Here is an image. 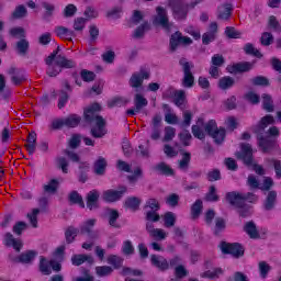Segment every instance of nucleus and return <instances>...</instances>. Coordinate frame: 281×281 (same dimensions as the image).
<instances>
[{
	"label": "nucleus",
	"mask_w": 281,
	"mask_h": 281,
	"mask_svg": "<svg viewBox=\"0 0 281 281\" xmlns=\"http://www.w3.org/2000/svg\"><path fill=\"white\" fill-rule=\"evenodd\" d=\"M276 203H278V192L276 190L269 191L263 201V210L271 212L276 209Z\"/></svg>",
	"instance_id": "nucleus-20"
},
{
	"label": "nucleus",
	"mask_w": 281,
	"mask_h": 281,
	"mask_svg": "<svg viewBox=\"0 0 281 281\" xmlns=\"http://www.w3.org/2000/svg\"><path fill=\"white\" fill-rule=\"evenodd\" d=\"M150 126V139H153V142H158V139H161V115L156 114L151 120Z\"/></svg>",
	"instance_id": "nucleus-14"
},
{
	"label": "nucleus",
	"mask_w": 281,
	"mask_h": 281,
	"mask_svg": "<svg viewBox=\"0 0 281 281\" xmlns=\"http://www.w3.org/2000/svg\"><path fill=\"white\" fill-rule=\"evenodd\" d=\"M203 212V201L196 200L191 206V218L196 221L201 213Z\"/></svg>",
	"instance_id": "nucleus-39"
},
{
	"label": "nucleus",
	"mask_w": 281,
	"mask_h": 281,
	"mask_svg": "<svg viewBox=\"0 0 281 281\" xmlns=\"http://www.w3.org/2000/svg\"><path fill=\"white\" fill-rule=\"evenodd\" d=\"M149 30L150 23H148V21H145L134 30L132 37L136 41H139L144 38V36H146V32H149Z\"/></svg>",
	"instance_id": "nucleus-22"
},
{
	"label": "nucleus",
	"mask_w": 281,
	"mask_h": 281,
	"mask_svg": "<svg viewBox=\"0 0 281 281\" xmlns=\"http://www.w3.org/2000/svg\"><path fill=\"white\" fill-rule=\"evenodd\" d=\"M256 61H241L234 64L231 68L229 74H245L247 71H251Z\"/></svg>",
	"instance_id": "nucleus-19"
},
{
	"label": "nucleus",
	"mask_w": 281,
	"mask_h": 281,
	"mask_svg": "<svg viewBox=\"0 0 281 281\" xmlns=\"http://www.w3.org/2000/svg\"><path fill=\"white\" fill-rule=\"evenodd\" d=\"M68 200L70 205H79V207H85V200L82 199V195L78 193V191L70 192Z\"/></svg>",
	"instance_id": "nucleus-37"
},
{
	"label": "nucleus",
	"mask_w": 281,
	"mask_h": 281,
	"mask_svg": "<svg viewBox=\"0 0 281 281\" xmlns=\"http://www.w3.org/2000/svg\"><path fill=\"white\" fill-rule=\"evenodd\" d=\"M78 234H80V229L74 226H68L65 232V238H66L67 245H71V243L76 240V236H78Z\"/></svg>",
	"instance_id": "nucleus-38"
},
{
	"label": "nucleus",
	"mask_w": 281,
	"mask_h": 281,
	"mask_svg": "<svg viewBox=\"0 0 281 281\" xmlns=\"http://www.w3.org/2000/svg\"><path fill=\"white\" fill-rule=\"evenodd\" d=\"M244 52L248 56H255L256 58H262V53H260V50H258V48H255L254 44H251V43H248L245 45Z\"/></svg>",
	"instance_id": "nucleus-50"
},
{
	"label": "nucleus",
	"mask_w": 281,
	"mask_h": 281,
	"mask_svg": "<svg viewBox=\"0 0 281 281\" xmlns=\"http://www.w3.org/2000/svg\"><path fill=\"white\" fill-rule=\"evenodd\" d=\"M4 245L5 247H13L15 251H21V247H23V243L20 239L14 238L12 233H7L4 235Z\"/></svg>",
	"instance_id": "nucleus-21"
},
{
	"label": "nucleus",
	"mask_w": 281,
	"mask_h": 281,
	"mask_svg": "<svg viewBox=\"0 0 281 281\" xmlns=\"http://www.w3.org/2000/svg\"><path fill=\"white\" fill-rule=\"evenodd\" d=\"M40 271L43 276H52V265L45 257L40 258Z\"/></svg>",
	"instance_id": "nucleus-42"
},
{
	"label": "nucleus",
	"mask_w": 281,
	"mask_h": 281,
	"mask_svg": "<svg viewBox=\"0 0 281 281\" xmlns=\"http://www.w3.org/2000/svg\"><path fill=\"white\" fill-rule=\"evenodd\" d=\"M262 98V109L267 111V113H273L276 111V105H273V99L271 94L263 93Z\"/></svg>",
	"instance_id": "nucleus-33"
},
{
	"label": "nucleus",
	"mask_w": 281,
	"mask_h": 281,
	"mask_svg": "<svg viewBox=\"0 0 281 281\" xmlns=\"http://www.w3.org/2000/svg\"><path fill=\"white\" fill-rule=\"evenodd\" d=\"M97 271V276H99V278H104L106 276H111V273H113V268H111V266H99L95 268Z\"/></svg>",
	"instance_id": "nucleus-55"
},
{
	"label": "nucleus",
	"mask_w": 281,
	"mask_h": 281,
	"mask_svg": "<svg viewBox=\"0 0 281 281\" xmlns=\"http://www.w3.org/2000/svg\"><path fill=\"white\" fill-rule=\"evenodd\" d=\"M36 256H38V252L35 250H27L19 256L18 262H21L22 265H32Z\"/></svg>",
	"instance_id": "nucleus-25"
},
{
	"label": "nucleus",
	"mask_w": 281,
	"mask_h": 281,
	"mask_svg": "<svg viewBox=\"0 0 281 281\" xmlns=\"http://www.w3.org/2000/svg\"><path fill=\"white\" fill-rule=\"evenodd\" d=\"M124 205L127 210H132V212H137V210H139V205H142V199L137 196H130L125 200Z\"/></svg>",
	"instance_id": "nucleus-32"
},
{
	"label": "nucleus",
	"mask_w": 281,
	"mask_h": 281,
	"mask_svg": "<svg viewBox=\"0 0 281 281\" xmlns=\"http://www.w3.org/2000/svg\"><path fill=\"white\" fill-rule=\"evenodd\" d=\"M58 190V180L52 179L48 184L44 186V192L48 194H56Z\"/></svg>",
	"instance_id": "nucleus-56"
},
{
	"label": "nucleus",
	"mask_w": 281,
	"mask_h": 281,
	"mask_svg": "<svg viewBox=\"0 0 281 281\" xmlns=\"http://www.w3.org/2000/svg\"><path fill=\"white\" fill-rule=\"evenodd\" d=\"M102 108L98 103H93L83 111V120L87 124H95L97 127L90 130V135L95 139H100L106 135V121L98 115Z\"/></svg>",
	"instance_id": "nucleus-2"
},
{
	"label": "nucleus",
	"mask_w": 281,
	"mask_h": 281,
	"mask_svg": "<svg viewBox=\"0 0 281 281\" xmlns=\"http://www.w3.org/2000/svg\"><path fill=\"white\" fill-rule=\"evenodd\" d=\"M42 8H44L45 12L43 14V20L44 21H49V19H52L54 16V12H56V5L47 2V1H43L42 2Z\"/></svg>",
	"instance_id": "nucleus-36"
},
{
	"label": "nucleus",
	"mask_w": 281,
	"mask_h": 281,
	"mask_svg": "<svg viewBox=\"0 0 281 281\" xmlns=\"http://www.w3.org/2000/svg\"><path fill=\"white\" fill-rule=\"evenodd\" d=\"M122 262H124V259L116 255H111L108 257V263L112 265L114 269H120V267H122Z\"/></svg>",
	"instance_id": "nucleus-57"
},
{
	"label": "nucleus",
	"mask_w": 281,
	"mask_h": 281,
	"mask_svg": "<svg viewBox=\"0 0 281 281\" xmlns=\"http://www.w3.org/2000/svg\"><path fill=\"white\" fill-rule=\"evenodd\" d=\"M250 82L254 87H269V79L263 76L254 77Z\"/></svg>",
	"instance_id": "nucleus-53"
},
{
	"label": "nucleus",
	"mask_w": 281,
	"mask_h": 281,
	"mask_svg": "<svg viewBox=\"0 0 281 281\" xmlns=\"http://www.w3.org/2000/svg\"><path fill=\"white\" fill-rule=\"evenodd\" d=\"M15 52L20 56H27V52H30V42L23 37L15 43Z\"/></svg>",
	"instance_id": "nucleus-27"
},
{
	"label": "nucleus",
	"mask_w": 281,
	"mask_h": 281,
	"mask_svg": "<svg viewBox=\"0 0 281 281\" xmlns=\"http://www.w3.org/2000/svg\"><path fill=\"white\" fill-rule=\"evenodd\" d=\"M235 85H236V79H234V77H231V76L222 77L218 80V87L222 91H227V89H232V87H234Z\"/></svg>",
	"instance_id": "nucleus-31"
},
{
	"label": "nucleus",
	"mask_w": 281,
	"mask_h": 281,
	"mask_svg": "<svg viewBox=\"0 0 281 281\" xmlns=\"http://www.w3.org/2000/svg\"><path fill=\"white\" fill-rule=\"evenodd\" d=\"M148 78H150V72L140 69V71L134 72L130 78V87L139 89L144 85V80H148Z\"/></svg>",
	"instance_id": "nucleus-12"
},
{
	"label": "nucleus",
	"mask_w": 281,
	"mask_h": 281,
	"mask_svg": "<svg viewBox=\"0 0 281 281\" xmlns=\"http://www.w3.org/2000/svg\"><path fill=\"white\" fill-rule=\"evenodd\" d=\"M58 52H60V46H58L56 50L50 53L55 54V65L57 67H60L61 69H74V67H76V61H74V59H68L64 55H58Z\"/></svg>",
	"instance_id": "nucleus-13"
},
{
	"label": "nucleus",
	"mask_w": 281,
	"mask_h": 281,
	"mask_svg": "<svg viewBox=\"0 0 281 281\" xmlns=\"http://www.w3.org/2000/svg\"><path fill=\"white\" fill-rule=\"evenodd\" d=\"M94 173L98 176L104 175L106 172V159L100 156L93 164Z\"/></svg>",
	"instance_id": "nucleus-34"
},
{
	"label": "nucleus",
	"mask_w": 281,
	"mask_h": 281,
	"mask_svg": "<svg viewBox=\"0 0 281 281\" xmlns=\"http://www.w3.org/2000/svg\"><path fill=\"white\" fill-rule=\"evenodd\" d=\"M54 60H56V54H50L45 59V64L47 65L46 74L49 76V78H56L63 71V68L60 66H55Z\"/></svg>",
	"instance_id": "nucleus-16"
},
{
	"label": "nucleus",
	"mask_w": 281,
	"mask_h": 281,
	"mask_svg": "<svg viewBox=\"0 0 281 281\" xmlns=\"http://www.w3.org/2000/svg\"><path fill=\"white\" fill-rule=\"evenodd\" d=\"M127 190L126 187H119L117 191L113 189L106 190L103 192L102 199L105 203H115V201H120L126 194Z\"/></svg>",
	"instance_id": "nucleus-11"
},
{
	"label": "nucleus",
	"mask_w": 281,
	"mask_h": 281,
	"mask_svg": "<svg viewBox=\"0 0 281 281\" xmlns=\"http://www.w3.org/2000/svg\"><path fill=\"white\" fill-rule=\"evenodd\" d=\"M244 232H246L250 238H260V234L258 233V228L254 222H247L244 227Z\"/></svg>",
	"instance_id": "nucleus-40"
},
{
	"label": "nucleus",
	"mask_w": 281,
	"mask_h": 281,
	"mask_svg": "<svg viewBox=\"0 0 281 281\" xmlns=\"http://www.w3.org/2000/svg\"><path fill=\"white\" fill-rule=\"evenodd\" d=\"M226 227L225 218L216 217L215 218V227H214V236H221V232H223Z\"/></svg>",
	"instance_id": "nucleus-54"
},
{
	"label": "nucleus",
	"mask_w": 281,
	"mask_h": 281,
	"mask_svg": "<svg viewBox=\"0 0 281 281\" xmlns=\"http://www.w3.org/2000/svg\"><path fill=\"white\" fill-rule=\"evenodd\" d=\"M226 201L237 210V213L241 218H247L248 216H251V206H249L246 201H248V203H258V195L251 192L243 194L240 192L233 191L226 193Z\"/></svg>",
	"instance_id": "nucleus-1"
},
{
	"label": "nucleus",
	"mask_w": 281,
	"mask_h": 281,
	"mask_svg": "<svg viewBox=\"0 0 281 281\" xmlns=\"http://www.w3.org/2000/svg\"><path fill=\"white\" fill-rule=\"evenodd\" d=\"M240 147L241 151L235 154L237 159H240L245 166H252V170L256 175H259L260 177L265 176V168L258 164H254V149H251V145L243 143Z\"/></svg>",
	"instance_id": "nucleus-4"
},
{
	"label": "nucleus",
	"mask_w": 281,
	"mask_h": 281,
	"mask_svg": "<svg viewBox=\"0 0 281 281\" xmlns=\"http://www.w3.org/2000/svg\"><path fill=\"white\" fill-rule=\"evenodd\" d=\"M83 15L86 16L85 19H87V21H90V19H98L99 13L98 10H95V8L93 7H87Z\"/></svg>",
	"instance_id": "nucleus-64"
},
{
	"label": "nucleus",
	"mask_w": 281,
	"mask_h": 281,
	"mask_svg": "<svg viewBox=\"0 0 281 281\" xmlns=\"http://www.w3.org/2000/svg\"><path fill=\"white\" fill-rule=\"evenodd\" d=\"M206 179L207 181H210L211 183L214 181H221L222 177H221V170L218 169H213L211 171H209L206 173Z\"/></svg>",
	"instance_id": "nucleus-63"
},
{
	"label": "nucleus",
	"mask_w": 281,
	"mask_h": 281,
	"mask_svg": "<svg viewBox=\"0 0 281 281\" xmlns=\"http://www.w3.org/2000/svg\"><path fill=\"white\" fill-rule=\"evenodd\" d=\"M177 135V130L172 126H166L165 127V136L162 138V142L168 143L172 142Z\"/></svg>",
	"instance_id": "nucleus-52"
},
{
	"label": "nucleus",
	"mask_w": 281,
	"mask_h": 281,
	"mask_svg": "<svg viewBox=\"0 0 281 281\" xmlns=\"http://www.w3.org/2000/svg\"><path fill=\"white\" fill-rule=\"evenodd\" d=\"M169 8L172 10V15L176 21H186L188 19L189 5L181 2L169 1Z\"/></svg>",
	"instance_id": "nucleus-9"
},
{
	"label": "nucleus",
	"mask_w": 281,
	"mask_h": 281,
	"mask_svg": "<svg viewBox=\"0 0 281 281\" xmlns=\"http://www.w3.org/2000/svg\"><path fill=\"white\" fill-rule=\"evenodd\" d=\"M100 191L98 190H91L90 192L87 193L86 195V205L88 210L93 211L98 210L100 207Z\"/></svg>",
	"instance_id": "nucleus-15"
},
{
	"label": "nucleus",
	"mask_w": 281,
	"mask_h": 281,
	"mask_svg": "<svg viewBox=\"0 0 281 281\" xmlns=\"http://www.w3.org/2000/svg\"><path fill=\"white\" fill-rule=\"evenodd\" d=\"M201 278H209V280H216V278H220L223 276V269L222 268H215L214 270H207L200 274Z\"/></svg>",
	"instance_id": "nucleus-47"
},
{
	"label": "nucleus",
	"mask_w": 281,
	"mask_h": 281,
	"mask_svg": "<svg viewBox=\"0 0 281 281\" xmlns=\"http://www.w3.org/2000/svg\"><path fill=\"white\" fill-rule=\"evenodd\" d=\"M9 76H11V81L13 85L19 86L21 82H25V71L21 68L11 67L8 70Z\"/></svg>",
	"instance_id": "nucleus-18"
},
{
	"label": "nucleus",
	"mask_w": 281,
	"mask_h": 281,
	"mask_svg": "<svg viewBox=\"0 0 281 281\" xmlns=\"http://www.w3.org/2000/svg\"><path fill=\"white\" fill-rule=\"evenodd\" d=\"M25 229H27V223L16 222L15 225H13L12 232L13 234H16V236H21Z\"/></svg>",
	"instance_id": "nucleus-61"
},
{
	"label": "nucleus",
	"mask_w": 281,
	"mask_h": 281,
	"mask_svg": "<svg viewBox=\"0 0 281 281\" xmlns=\"http://www.w3.org/2000/svg\"><path fill=\"white\" fill-rule=\"evenodd\" d=\"M150 262L153 267H156V269H158L159 271H168V269H170V263L168 262V259L164 256L151 255Z\"/></svg>",
	"instance_id": "nucleus-17"
},
{
	"label": "nucleus",
	"mask_w": 281,
	"mask_h": 281,
	"mask_svg": "<svg viewBox=\"0 0 281 281\" xmlns=\"http://www.w3.org/2000/svg\"><path fill=\"white\" fill-rule=\"evenodd\" d=\"M85 262H88L89 265H93L94 260L93 257L90 255H74L71 257V263L74 267H80V265H85Z\"/></svg>",
	"instance_id": "nucleus-23"
},
{
	"label": "nucleus",
	"mask_w": 281,
	"mask_h": 281,
	"mask_svg": "<svg viewBox=\"0 0 281 281\" xmlns=\"http://www.w3.org/2000/svg\"><path fill=\"white\" fill-rule=\"evenodd\" d=\"M29 155L36 153V132H31L27 136L26 144L24 145Z\"/></svg>",
	"instance_id": "nucleus-30"
},
{
	"label": "nucleus",
	"mask_w": 281,
	"mask_h": 281,
	"mask_svg": "<svg viewBox=\"0 0 281 281\" xmlns=\"http://www.w3.org/2000/svg\"><path fill=\"white\" fill-rule=\"evenodd\" d=\"M80 76L83 82H93L95 80V72L87 69L81 70Z\"/></svg>",
	"instance_id": "nucleus-62"
},
{
	"label": "nucleus",
	"mask_w": 281,
	"mask_h": 281,
	"mask_svg": "<svg viewBox=\"0 0 281 281\" xmlns=\"http://www.w3.org/2000/svg\"><path fill=\"white\" fill-rule=\"evenodd\" d=\"M179 45H192V38L186 37L181 32L177 31L169 41L170 52H177Z\"/></svg>",
	"instance_id": "nucleus-10"
},
{
	"label": "nucleus",
	"mask_w": 281,
	"mask_h": 281,
	"mask_svg": "<svg viewBox=\"0 0 281 281\" xmlns=\"http://www.w3.org/2000/svg\"><path fill=\"white\" fill-rule=\"evenodd\" d=\"M180 153L182 155V159L178 161V168L184 172H188V168H190V161L192 159V154L184 150H180Z\"/></svg>",
	"instance_id": "nucleus-28"
},
{
	"label": "nucleus",
	"mask_w": 281,
	"mask_h": 281,
	"mask_svg": "<svg viewBox=\"0 0 281 281\" xmlns=\"http://www.w3.org/2000/svg\"><path fill=\"white\" fill-rule=\"evenodd\" d=\"M150 210V212H159V210H161V205L159 204V200L155 199V198H150L146 201L145 203V210L148 209Z\"/></svg>",
	"instance_id": "nucleus-51"
},
{
	"label": "nucleus",
	"mask_w": 281,
	"mask_h": 281,
	"mask_svg": "<svg viewBox=\"0 0 281 281\" xmlns=\"http://www.w3.org/2000/svg\"><path fill=\"white\" fill-rule=\"evenodd\" d=\"M9 34L13 36V38H25V29L21 26L13 27L9 31Z\"/></svg>",
	"instance_id": "nucleus-60"
},
{
	"label": "nucleus",
	"mask_w": 281,
	"mask_h": 281,
	"mask_svg": "<svg viewBox=\"0 0 281 281\" xmlns=\"http://www.w3.org/2000/svg\"><path fill=\"white\" fill-rule=\"evenodd\" d=\"M55 33L59 38H66V41H72V36H76V33L74 31H70L69 29L65 26H57L55 29Z\"/></svg>",
	"instance_id": "nucleus-35"
},
{
	"label": "nucleus",
	"mask_w": 281,
	"mask_h": 281,
	"mask_svg": "<svg viewBox=\"0 0 281 281\" xmlns=\"http://www.w3.org/2000/svg\"><path fill=\"white\" fill-rule=\"evenodd\" d=\"M131 102V100L124 97H114L112 100L108 101L109 109H113L115 106H126Z\"/></svg>",
	"instance_id": "nucleus-41"
},
{
	"label": "nucleus",
	"mask_w": 281,
	"mask_h": 281,
	"mask_svg": "<svg viewBox=\"0 0 281 281\" xmlns=\"http://www.w3.org/2000/svg\"><path fill=\"white\" fill-rule=\"evenodd\" d=\"M154 170L165 177H175V169L170 168L166 162H159L154 167Z\"/></svg>",
	"instance_id": "nucleus-26"
},
{
	"label": "nucleus",
	"mask_w": 281,
	"mask_h": 281,
	"mask_svg": "<svg viewBox=\"0 0 281 281\" xmlns=\"http://www.w3.org/2000/svg\"><path fill=\"white\" fill-rule=\"evenodd\" d=\"M95 218L87 220L83 225L80 226V234H91L93 227L95 226Z\"/></svg>",
	"instance_id": "nucleus-49"
},
{
	"label": "nucleus",
	"mask_w": 281,
	"mask_h": 281,
	"mask_svg": "<svg viewBox=\"0 0 281 281\" xmlns=\"http://www.w3.org/2000/svg\"><path fill=\"white\" fill-rule=\"evenodd\" d=\"M205 133L210 135V137L214 138L215 144H221L225 142V128L220 127L216 124V121L210 120L204 126Z\"/></svg>",
	"instance_id": "nucleus-7"
},
{
	"label": "nucleus",
	"mask_w": 281,
	"mask_h": 281,
	"mask_svg": "<svg viewBox=\"0 0 281 281\" xmlns=\"http://www.w3.org/2000/svg\"><path fill=\"white\" fill-rule=\"evenodd\" d=\"M173 103L176 106H179V109H183V104L186 102V91L183 90H178L173 93Z\"/></svg>",
	"instance_id": "nucleus-48"
},
{
	"label": "nucleus",
	"mask_w": 281,
	"mask_h": 281,
	"mask_svg": "<svg viewBox=\"0 0 281 281\" xmlns=\"http://www.w3.org/2000/svg\"><path fill=\"white\" fill-rule=\"evenodd\" d=\"M117 218H120V212L115 209H109L108 210V221H109V225L111 227H114L115 229H120V227H122L119 223H117Z\"/></svg>",
	"instance_id": "nucleus-29"
},
{
	"label": "nucleus",
	"mask_w": 281,
	"mask_h": 281,
	"mask_svg": "<svg viewBox=\"0 0 281 281\" xmlns=\"http://www.w3.org/2000/svg\"><path fill=\"white\" fill-rule=\"evenodd\" d=\"M87 25V19L85 18H77L74 20V31L75 32H82L85 30V26Z\"/></svg>",
	"instance_id": "nucleus-58"
},
{
	"label": "nucleus",
	"mask_w": 281,
	"mask_h": 281,
	"mask_svg": "<svg viewBox=\"0 0 281 281\" xmlns=\"http://www.w3.org/2000/svg\"><path fill=\"white\" fill-rule=\"evenodd\" d=\"M153 25L155 27H161L165 32H170L172 30V22L168 18V10L164 7L156 8V15L153 18Z\"/></svg>",
	"instance_id": "nucleus-6"
},
{
	"label": "nucleus",
	"mask_w": 281,
	"mask_h": 281,
	"mask_svg": "<svg viewBox=\"0 0 281 281\" xmlns=\"http://www.w3.org/2000/svg\"><path fill=\"white\" fill-rule=\"evenodd\" d=\"M179 65L183 71V78L181 82L182 87H184V89H192V87H194V75L192 74L194 64L192 61H188L186 57H182L179 59Z\"/></svg>",
	"instance_id": "nucleus-5"
},
{
	"label": "nucleus",
	"mask_w": 281,
	"mask_h": 281,
	"mask_svg": "<svg viewBox=\"0 0 281 281\" xmlns=\"http://www.w3.org/2000/svg\"><path fill=\"white\" fill-rule=\"evenodd\" d=\"M220 249L222 254H225V255L229 254L234 258H240L245 256V248H243V245L238 243L229 244L226 241H222L220 245Z\"/></svg>",
	"instance_id": "nucleus-8"
},
{
	"label": "nucleus",
	"mask_w": 281,
	"mask_h": 281,
	"mask_svg": "<svg viewBox=\"0 0 281 281\" xmlns=\"http://www.w3.org/2000/svg\"><path fill=\"white\" fill-rule=\"evenodd\" d=\"M179 194L171 193L166 198V204L169 205V207H177L179 205Z\"/></svg>",
	"instance_id": "nucleus-59"
},
{
	"label": "nucleus",
	"mask_w": 281,
	"mask_h": 281,
	"mask_svg": "<svg viewBox=\"0 0 281 281\" xmlns=\"http://www.w3.org/2000/svg\"><path fill=\"white\" fill-rule=\"evenodd\" d=\"M134 105L136 111H142L145 106H148V100L144 95L136 93L134 95Z\"/></svg>",
	"instance_id": "nucleus-46"
},
{
	"label": "nucleus",
	"mask_w": 281,
	"mask_h": 281,
	"mask_svg": "<svg viewBox=\"0 0 281 281\" xmlns=\"http://www.w3.org/2000/svg\"><path fill=\"white\" fill-rule=\"evenodd\" d=\"M232 16V4L226 3L217 8V19L221 21H228Z\"/></svg>",
	"instance_id": "nucleus-24"
},
{
	"label": "nucleus",
	"mask_w": 281,
	"mask_h": 281,
	"mask_svg": "<svg viewBox=\"0 0 281 281\" xmlns=\"http://www.w3.org/2000/svg\"><path fill=\"white\" fill-rule=\"evenodd\" d=\"M27 16V8L25 5L20 4L15 7L14 11L11 14V19L19 20V19H25Z\"/></svg>",
	"instance_id": "nucleus-43"
},
{
	"label": "nucleus",
	"mask_w": 281,
	"mask_h": 281,
	"mask_svg": "<svg viewBox=\"0 0 281 281\" xmlns=\"http://www.w3.org/2000/svg\"><path fill=\"white\" fill-rule=\"evenodd\" d=\"M162 220L165 223V227H175V224L177 223V215L172 212H167L162 215Z\"/></svg>",
	"instance_id": "nucleus-45"
},
{
	"label": "nucleus",
	"mask_w": 281,
	"mask_h": 281,
	"mask_svg": "<svg viewBox=\"0 0 281 281\" xmlns=\"http://www.w3.org/2000/svg\"><path fill=\"white\" fill-rule=\"evenodd\" d=\"M81 120L82 117L78 116V114H72L64 119L65 126H67V128H76V126L80 124Z\"/></svg>",
	"instance_id": "nucleus-44"
},
{
	"label": "nucleus",
	"mask_w": 281,
	"mask_h": 281,
	"mask_svg": "<svg viewBox=\"0 0 281 281\" xmlns=\"http://www.w3.org/2000/svg\"><path fill=\"white\" fill-rule=\"evenodd\" d=\"M276 120L273 115L268 114L261 117L259 124L254 128V133L257 135L258 146L262 150V153H271L276 148L277 140L271 136H263L265 128L269 126V124H273Z\"/></svg>",
	"instance_id": "nucleus-3"
}]
</instances>
